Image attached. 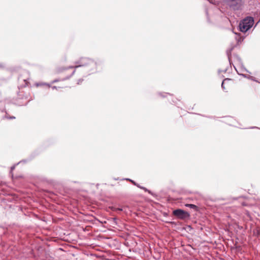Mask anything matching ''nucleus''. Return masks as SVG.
Here are the masks:
<instances>
[{"mask_svg": "<svg viewBox=\"0 0 260 260\" xmlns=\"http://www.w3.org/2000/svg\"><path fill=\"white\" fill-rule=\"evenodd\" d=\"M75 66H71L67 68H62L59 69V72H62L69 69H74L70 76L64 77L62 80L69 79L76 71L83 74L85 77L88 75L100 72L103 68L104 61L102 59L95 60L86 57H81L75 62Z\"/></svg>", "mask_w": 260, "mask_h": 260, "instance_id": "1", "label": "nucleus"}, {"mask_svg": "<svg viewBox=\"0 0 260 260\" xmlns=\"http://www.w3.org/2000/svg\"><path fill=\"white\" fill-rule=\"evenodd\" d=\"M254 24V18L251 16H247L242 19L239 24V30L242 32H246Z\"/></svg>", "mask_w": 260, "mask_h": 260, "instance_id": "2", "label": "nucleus"}, {"mask_svg": "<svg viewBox=\"0 0 260 260\" xmlns=\"http://www.w3.org/2000/svg\"><path fill=\"white\" fill-rule=\"evenodd\" d=\"M173 215L177 218L182 220L187 219L190 217V214L181 209H177L173 210Z\"/></svg>", "mask_w": 260, "mask_h": 260, "instance_id": "3", "label": "nucleus"}, {"mask_svg": "<svg viewBox=\"0 0 260 260\" xmlns=\"http://www.w3.org/2000/svg\"><path fill=\"white\" fill-rule=\"evenodd\" d=\"M241 0H236L234 2L230 3V6L234 10H239L240 9Z\"/></svg>", "mask_w": 260, "mask_h": 260, "instance_id": "4", "label": "nucleus"}, {"mask_svg": "<svg viewBox=\"0 0 260 260\" xmlns=\"http://www.w3.org/2000/svg\"><path fill=\"white\" fill-rule=\"evenodd\" d=\"M236 58L237 60L239 61V63L241 66V70L242 72H246L247 73H250L248 70L246 69V68L244 66L241 58L238 55L236 56Z\"/></svg>", "mask_w": 260, "mask_h": 260, "instance_id": "5", "label": "nucleus"}, {"mask_svg": "<svg viewBox=\"0 0 260 260\" xmlns=\"http://www.w3.org/2000/svg\"><path fill=\"white\" fill-rule=\"evenodd\" d=\"M157 95L161 97L162 98H166L168 95L170 96H172L171 94L168 92H158L157 93Z\"/></svg>", "mask_w": 260, "mask_h": 260, "instance_id": "6", "label": "nucleus"}, {"mask_svg": "<svg viewBox=\"0 0 260 260\" xmlns=\"http://www.w3.org/2000/svg\"><path fill=\"white\" fill-rule=\"evenodd\" d=\"M141 189L144 190L145 192H148L150 194L152 195L153 197H155L157 196L156 194L155 193H153L152 191L148 189L147 188L142 186L141 187Z\"/></svg>", "mask_w": 260, "mask_h": 260, "instance_id": "7", "label": "nucleus"}, {"mask_svg": "<svg viewBox=\"0 0 260 260\" xmlns=\"http://www.w3.org/2000/svg\"><path fill=\"white\" fill-rule=\"evenodd\" d=\"M185 206L186 207H189L191 209H194L195 211H198V207L197 206H196V205L194 204H187L185 205Z\"/></svg>", "mask_w": 260, "mask_h": 260, "instance_id": "8", "label": "nucleus"}, {"mask_svg": "<svg viewBox=\"0 0 260 260\" xmlns=\"http://www.w3.org/2000/svg\"><path fill=\"white\" fill-rule=\"evenodd\" d=\"M232 50H233V48H231L229 50L227 51V55H228V59H229V63H230V65L232 64V62L231 60V51Z\"/></svg>", "mask_w": 260, "mask_h": 260, "instance_id": "9", "label": "nucleus"}, {"mask_svg": "<svg viewBox=\"0 0 260 260\" xmlns=\"http://www.w3.org/2000/svg\"><path fill=\"white\" fill-rule=\"evenodd\" d=\"M0 111L2 112H4L6 111L5 108V104L3 102L0 101Z\"/></svg>", "mask_w": 260, "mask_h": 260, "instance_id": "10", "label": "nucleus"}, {"mask_svg": "<svg viewBox=\"0 0 260 260\" xmlns=\"http://www.w3.org/2000/svg\"><path fill=\"white\" fill-rule=\"evenodd\" d=\"M234 68L235 69V70H236V71H237V72H238V71H237V69H236V67H235L234 66ZM237 73H238L239 75H240V76H242V77H244V78H245L248 79H249V77H250V76L248 75H246V74H240V73H239L238 72H237Z\"/></svg>", "mask_w": 260, "mask_h": 260, "instance_id": "11", "label": "nucleus"}, {"mask_svg": "<svg viewBox=\"0 0 260 260\" xmlns=\"http://www.w3.org/2000/svg\"><path fill=\"white\" fill-rule=\"evenodd\" d=\"M123 180H125L130 181L133 185H137V183H136L135 181L129 179V178H124Z\"/></svg>", "mask_w": 260, "mask_h": 260, "instance_id": "12", "label": "nucleus"}, {"mask_svg": "<svg viewBox=\"0 0 260 260\" xmlns=\"http://www.w3.org/2000/svg\"><path fill=\"white\" fill-rule=\"evenodd\" d=\"M249 80H251L253 81L256 82L257 83H260V82L258 81L254 77L250 76L249 78Z\"/></svg>", "mask_w": 260, "mask_h": 260, "instance_id": "13", "label": "nucleus"}, {"mask_svg": "<svg viewBox=\"0 0 260 260\" xmlns=\"http://www.w3.org/2000/svg\"><path fill=\"white\" fill-rule=\"evenodd\" d=\"M231 79H229V78H225L224 79L222 82V83H221V88H222V89L223 90H225V87H224V82L225 81V80H230Z\"/></svg>", "mask_w": 260, "mask_h": 260, "instance_id": "14", "label": "nucleus"}, {"mask_svg": "<svg viewBox=\"0 0 260 260\" xmlns=\"http://www.w3.org/2000/svg\"><path fill=\"white\" fill-rule=\"evenodd\" d=\"M178 101V100L177 99H172L171 100V102L170 101V102L171 103H172V104H177V101Z\"/></svg>", "mask_w": 260, "mask_h": 260, "instance_id": "15", "label": "nucleus"}, {"mask_svg": "<svg viewBox=\"0 0 260 260\" xmlns=\"http://www.w3.org/2000/svg\"><path fill=\"white\" fill-rule=\"evenodd\" d=\"M64 78H63L64 79ZM63 78L62 79H55L54 80H53L52 82H51V83L53 84V83H56L58 81H63L62 80Z\"/></svg>", "mask_w": 260, "mask_h": 260, "instance_id": "16", "label": "nucleus"}, {"mask_svg": "<svg viewBox=\"0 0 260 260\" xmlns=\"http://www.w3.org/2000/svg\"><path fill=\"white\" fill-rule=\"evenodd\" d=\"M236 39H237V42H238V43H239V42H241L242 41H243V40H244V38H242V37H240L238 39V38H236Z\"/></svg>", "mask_w": 260, "mask_h": 260, "instance_id": "17", "label": "nucleus"}, {"mask_svg": "<svg viewBox=\"0 0 260 260\" xmlns=\"http://www.w3.org/2000/svg\"><path fill=\"white\" fill-rule=\"evenodd\" d=\"M112 221H113V223L117 224V218L116 217H113L112 218Z\"/></svg>", "mask_w": 260, "mask_h": 260, "instance_id": "18", "label": "nucleus"}, {"mask_svg": "<svg viewBox=\"0 0 260 260\" xmlns=\"http://www.w3.org/2000/svg\"><path fill=\"white\" fill-rule=\"evenodd\" d=\"M5 117L9 119H15V117L12 116H5Z\"/></svg>", "mask_w": 260, "mask_h": 260, "instance_id": "19", "label": "nucleus"}, {"mask_svg": "<svg viewBox=\"0 0 260 260\" xmlns=\"http://www.w3.org/2000/svg\"><path fill=\"white\" fill-rule=\"evenodd\" d=\"M83 81V79H82V78H80V79H78V81H77V84H80Z\"/></svg>", "mask_w": 260, "mask_h": 260, "instance_id": "20", "label": "nucleus"}, {"mask_svg": "<svg viewBox=\"0 0 260 260\" xmlns=\"http://www.w3.org/2000/svg\"><path fill=\"white\" fill-rule=\"evenodd\" d=\"M5 64L3 63H0V69H4L5 68Z\"/></svg>", "mask_w": 260, "mask_h": 260, "instance_id": "21", "label": "nucleus"}, {"mask_svg": "<svg viewBox=\"0 0 260 260\" xmlns=\"http://www.w3.org/2000/svg\"><path fill=\"white\" fill-rule=\"evenodd\" d=\"M52 89H57L58 88H60V87H57V86H53L51 87Z\"/></svg>", "mask_w": 260, "mask_h": 260, "instance_id": "22", "label": "nucleus"}, {"mask_svg": "<svg viewBox=\"0 0 260 260\" xmlns=\"http://www.w3.org/2000/svg\"><path fill=\"white\" fill-rule=\"evenodd\" d=\"M42 83H36V86H39L45 85L44 84H43Z\"/></svg>", "mask_w": 260, "mask_h": 260, "instance_id": "23", "label": "nucleus"}, {"mask_svg": "<svg viewBox=\"0 0 260 260\" xmlns=\"http://www.w3.org/2000/svg\"><path fill=\"white\" fill-rule=\"evenodd\" d=\"M166 222L172 224H176L175 222L174 221H166Z\"/></svg>", "mask_w": 260, "mask_h": 260, "instance_id": "24", "label": "nucleus"}, {"mask_svg": "<svg viewBox=\"0 0 260 260\" xmlns=\"http://www.w3.org/2000/svg\"><path fill=\"white\" fill-rule=\"evenodd\" d=\"M202 115V116H203V117H208V118H211V119L213 118V116H205V115Z\"/></svg>", "mask_w": 260, "mask_h": 260, "instance_id": "25", "label": "nucleus"}, {"mask_svg": "<svg viewBox=\"0 0 260 260\" xmlns=\"http://www.w3.org/2000/svg\"><path fill=\"white\" fill-rule=\"evenodd\" d=\"M16 165H14L11 167V171L13 170L15 168Z\"/></svg>", "mask_w": 260, "mask_h": 260, "instance_id": "26", "label": "nucleus"}, {"mask_svg": "<svg viewBox=\"0 0 260 260\" xmlns=\"http://www.w3.org/2000/svg\"><path fill=\"white\" fill-rule=\"evenodd\" d=\"M43 84H44L45 85H47L49 87H50V84H48V83H43Z\"/></svg>", "mask_w": 260, "mask_h": 260, "instance_id": "27", "label": "nucleus"}, {"mask_svg": "<svg viewBox=\"0 0 260 260\" xmlns=\"http://www.w3.org/2000/svg\"><path fill=\"white\" fill-rule=\"evenodd\" d=\"M257 235L260 237V228L257 230Z\"/></svg>", "mask_w": 260, "mask_h": 260, "instance_id": "28", "label": "nucleus"}, {"mask_svg": "<svg viewBox=\"0 0 260 260\" xmlns=\"http://www.w3.org/2000/svg\"><path fill=\"white\" fill-rule=\"evenodd\" d=\"M137 187L141 189V187H142V186H141L139 184L137 183V185H136Z\"/></svg>", "mask_w": 260, "mask_h": 260, "instance_id": "29", "label": "nucleus"}, {"mask_svg": "<svg viewBox=\"0 0 260 260\" xmlns=\"http://www.w3.org/2000/svg\"><path fill=\"white\" fill-rule=\"evenodd\" d=\"M117 210L119 211H122V209L121 208H117Z\"/></svg>", "mask_w": 260, "mask_h": 260, "instance_id": "30", "label": "nucleus"}, {"mask_svg": "<svg viewBox=\"0 0 260 260\" xmlns=\"http://www.w3.org/2000/svg\"><path fill=\"white\" fill-rule=\"evenodd\" d=\"M22 161H23V162H26V161H27V160H22V161H20L19 162V163H20V162H22ZM17 164H18V163Z\"/></svg>", "mask_w": 260, "mask_h": 260, "instance_id": "31", "label": "nucleus"}, {"mask_svg": "<svg viewBox=\"0 0 260 260\" xmlns=\"http://www.w3.org/2000/svg\"><path fill=\"white\" fill-rule=\"evenodd\" d=\"M218 73L219 74V73H220L221 72H222V70H218Z\"/></svg>", "mask_w": 260, "mask_h": 260, "instance_id": "32", "label": "nucleus"}, {"mask_svg": "<svg viewBox=\"0 0 260 260\" xmlns=\"http://www.w3.org/2000/svg\"><path fill=\"white\" fill-rule=\"evenodd\" d=\"M258 127H256V126H253L251 127V128H257Z\"/></svg>", "mask_w": 260, "mask_h": 260, "instance_id": "33", "label": "nucleus"}, {"mask_svg": "<svg viewBox=\"0 0 260 260\" xmlns=\"http://www.w3.org/2000/svg\"><path fill=\"white\" fill-rule=\"evenodd\" d=\"M73 182L75 183H79V182L78 181H73Z\"/></svg>", "mask_w": 260, "mask_h": 260, "instance_id": "34", "label": "nucleus"}, {"mask_svg": "<svg viewBox=\"0 0 260 260\" xmlns=\"http://www.w3.org/2000/svg\"><path fill=\"white\" fill-rule=\"evenodd\" d=\"M164 216H167L168 215V214L167 213H164Z\"/></svg>", "mask_w": 260, "mask_h": 260, "instance_id": "35", "label": "nucleus"}, {"mask_svg": "<svg viewBox=\"0 0 260 260\" xmlns=\"http://www.w3.org/2000/svg\"><path fill=\"white\" fill-rule=\"evenodd\" d=\"M227 70L225 69L224 70H223L222 72H224V73H225L226 72Z\"/></svg>", "mask_w": 260, "mask_h": 260, "instance_id": "36", "label": "nucleus"}]
</instances>
